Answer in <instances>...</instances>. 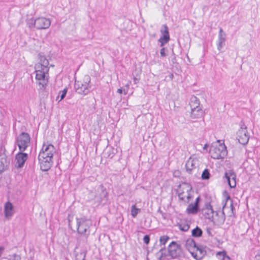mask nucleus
<instances>
[{
	"instance_id": "f257e3e1",
	"label": "nucleus",
	"mask_w": 260,
	"mask_h": 260,
	"mask_svg": "<svg viewBox=\"0 0 260 260\" xmlns=\"http://www.w3.org/2000/svg\"><path fill=\"white\" fill-rule=\"evenodd\" d=\"M55 152V149L53 145L43 144L38 156L40 169L42 171H47L51 168L53 164L52 157Z\"/></svg>"
},
{
	"instance_id": "f03ea898",
	"label": "nucleus",
	"mask_w": 260,
	"mask_h": 260,
	"mask_svg": "<svg viewBox=\"0 0 260 260\" xmlns=\"http://www.w3.org/2000/svg\"><path fill=\"white\" fill-rule=\"evenodd\" d=\"M91 78L89 75H85L82 80H75L74 88L76 92L80 94L86 95L90 91Z\"/></svg>"
},
{
	"instance_id": "7ed1b4c3",
	"label": "nucleus",
	"mask_w": 260,
	"mask_h": 260,
	"mask_svg": "<svg viewBox=\"0 0 260 260\" xmlns=\"http://www.w3.org/2000/svg\"><path fill=\"white\" fill-rule=\"evenodd\" d=\"M77 232L78 234L85 236L86 238L90 234L89 228L91 222L85 217L76 218Z\"/></svg>"
},
{
	"instance_id": "20e7f679",
	"label": "nucleus",
	"mask_w": 260,
	"mask_h": 260,
	"mask_svg": "<svg viewBox=\"0 0 260 260\" xmlns=\"http://www.w3.org/2000/svg\"><path fill=\"white\" fill-rule=\"evenodd\" d=\"M17 145L21 152H24L30 144V137L25 132H22L16 138Z\"/></svg>"
},
{
	"instance_id": "39448f33",
	"label": "nucleus",
	"mask_w": 260,
	"mask_h": 260,
	"mask_svg": "<svg viewBox=\"0 0 260 260\" xmlns=\"http://www.w3.org/2000/svg\"><path fill=\"white\" fill-rule=\"evenodd\" d=\"M49 71L46 70L43 72H36V80L37 83L40 86V89L44 90L46 88L48 83V78L47 75H48Z\"/></svg>"
},
{
	"instance_id": "423d86ee",
	"label": "nucleus",
	"mask_w": 260,
	"mask_h": 260,
	"mask_svg": "<svg viewBox=\"0 0 260 260\" xmlns=\"http://www.w3.org/2000/svg\"><path fill=\"white\" fill-rule=\"evenodd\" d=\"M211 157L214 159L223 158L227 154L226 148L225 145H219L214 148L211 151Z\"/></svg>"
},
{
	"instance_id": "0eeeda50",
	"label": "nucleus",
	"mask_w": 260,
	"mask_h": 260,
	"mask_svg": "<svg viewBox=\"0 0 260 260\" xmlns=\"http://www.w3.org/2000/svg\"><path fill=\"white\" fill-rule=\"evenodd\" d=\"M168 252L169 255L173 258L180 256L182 253L180 245L172 241L169 245Z\"/></svg>"
},
{
	"instance_id": "6e6552de",
	"label": "nucleus",
	"mask_w": 260,
	"mask_h": 260,
	"mask_svg": "<svg viewBox=\"0 0 260 260\" xmlns=\"http://www.w3.org/2000/svg\"><path fill=\"white\" fill-rule=\"evenodd\" d=\"M226 180L231 188H235L236 186V174L231 170L226 171L224 173L223 178Z\"/></svg>"
},
{
	"instance_id": "1a4fd4ad",
	"label": "nucleus",
	"mask_w": 260,
	"mask_h": 260,
	"mask_svg": "<svg viewBox=\"0 0 260 260\" xmlns=\"http://www.w3.org/2000/svg\"><path fill=\"white\" fill-rule=\"evenodd\" d=\"M34 24L37 29H47L50 26L51 21L45 17H39L34 20Z\"/></svg>"
},
{
	"instance_id": "9d476101",
	"label": "nucleus",
	"mask_w": 260,
	"mask_h": 260,
	"mask_svg": "<svg viewBox=\"0 0 260 260\" xmlns=\"http://www.w3.org/2000/svg\"><path fill=\"white\" fill-rule=\"evenodd\" d=\"M189 106L192 113L194 112H200L202 111L199 99L194 95L191 96L190 98Z\"/></svg>"
},
{
	"instance_id": "9b49d317",
	"label": "nucleus",
	"mask_w": 260,
	"mask_h": 260,
	"mask_svg": "<svg viewBox=\"0 0 260 260\" xmlns=\"http://www.w3.org/2000/svg\"><path fill=\"white\" fill-rule=\"evenodd\" d=\"M28 158V154L23 152H18L15 156L16 160V167L18 168H22L25 162Z\"/></svg>"
},
{
	"instance_id": "f8f14e48",
	"label": "nucleus",
	"mask_w": 260,
	"mask_h": 260,
	"mask_svg": "<svg viewBox=\"0 0 260 260\" xmlns=\"http://www.w3.org/2000/svg\"><path fill=\"white\" fill-rule=\"evenodd\" d=\"M199 165V160L196 158L190 157L186 161L185 168L186 171L191 174L193 170L196 169Z\"/></svg>"
},
{
	"instance_id": "ddd939ff",
	"label": "nucleus",
	"mask_w": 260,
	"mask_h": 260,
	"mask_svg": "<svg viewBox=\"0 0 260 260\" xmlns=\"http://www.w3.org/2000/svg\"><path fill=\"white\" fill-rule=\"evenodd\" d=\"M15 213L13 205L10 202H7L4 206V214L6 218L10 219Z\"/></svg>"
},
{
	"instance_id": "4468645a",
	"label": "nucleus",
	"mask_w": 260,
	"mask_h": 260,
	"mask_svg": "<svg viewBox=\"0 0 260 260\" xmlns=\"http://www.w3.org/2000/svg\"><path fill=\"white\" fill-rule=\"evenodd\" d=\"M202 212L205 218L213 220L214 211L210 203L206 204L205 208L202 210Z\"/></svg>"
},
{
	"instance_id": "2eb2a0df",
	"label": "nucleus",
	"mask_w": 260,
	"mask_h": 260,
	"mask_svg": "<svg viewBox=\"0 0 260 260\" xmlns=\"http://www.w3.org/2000/svg\"><path fill=\"white\" fill-rule=\"evenodd\" d=\"M247 131L243 130H239L237 133V136L239 137L238 140L240 143L244 145L248 143L249 138L246 135Z\"/></svg>"
},
{
	"instance_id": "dca6fc26",
	"label": "nucleus",
	"mask_w": 260,
	"mask_h": 260,
	"mask_svg": "<svg viewBox=\"0 0 260 260\" xmlns=\"http://www.w3.org/2000/svg\"><path fill=\"white\" fill-rule=\"evenodd\" d=\"M197 245L195 242L194 240L193 239H188L186 241V247L190 251L192 255L196 257L197 256L196 254H194L193 251H192V250H194L196 248Z\"/></svg>"
},
{
	"instance_id": "f3484780",
	"label": "nucleus",
	"mask_w": 260,
	"mask_h": 260,
	"mask_svg": "<svg viewBox=\"0 0 260 260\" xmlns=\"http://www.w3.org/2000/svg\"><path fill=\"white\" fill-rule=\"evenodd\" d=\"M225 34L223 33V30L221 28H220L219 32L218 34V40L217 44V48L219 50H220L222 48L225 41Z\"/></svg>"
},
{
	"instance_id": "a211bd4d",
	"label": "nucleus",
	"mask_w": 260,
	"mask_h": 260,
	"mask_svg": "<svg viewBox=\"0 0 260 260\" xmlns=\"http://www.w3.org/2000/svg\"><path fill=\"white\" fill-rule=\"evenodd\" d=\"M38 57L39 59V62L38 63L43 64V66L44 68H45V70H46V72L47 71L49 70V67H48L49 65V61L46 58V57L42 53H40L38 54Z\"/></svg>"
},
{
	"instance_id": "6ab92c4d",
	"label": "nucleus",
	"mask_w": 260,
	"mask_h": 260,
	"mask_svg": "<svg viewBox=\"0 0 260 260\" xmlns=\"http://www.w3.org/2000/svg\"><path fill=\"white\" fill-rule=\"evenodd\" d=\"M199 211V206H197L193 204H190L186 209V212L189 214H196Z\"/></svg>"
},
{
	"instance_id": "aec40b11",
	"label": "nucleus",
	"mask_w": 260,
	"mask_h": 260,
	"mask_svg": "<svg viewBox=\"0 0 260 260\" xmlns=\"http://www.w3.org/2000/svg\"><path fill=\"white\" fill-rule=\"evenodd\" d=\"M177 225L179 229L183 232L187 231L189 229V224L187 221H181L180 223H178Z\"/></svg>"
},
{
	"instance_id": "412c9836",
	"label": "nucleus",
	"mask_w": 260,
	"mask_h": 260,
	"mask_svg": "<svg viewBox=\"0 0 260 260\" xmlns=\"http://www.w3.org/2000/svg\"><path fill=\"white\" fill-rule=\"evenodd\" d=\"M202 234L203 231L202 229L198 226H197L196 228L193 229L191 231V235L193 237H200L202 236Z\"/></svg>"
},
{
	"instance_id": "4be33fe9",
	"label": "nucleus",
	"mask_w": 260,
	"mask_h": 260,
	"mask_svg": "<svg viewBox=\"0 0 260 260\" xmlns=\"http://www.w3.org/2000/svg\"><path fill=\"white\" fill-rule=\"evenodd\" d=\"M170 36L167 35H162L158 40V42L160 43V46L162 47L168 43L170 41Z\"/></svg>"
},
{
	"instance_id": "5701e85b",
	"label": "nucleus",
	"mask_w": 260,
	"mask_h": 260,
	"mask_svg": "<svg viewBox=\"0 0 260 260\" xmlns=\"http://www.w3.org/2000/svg\"><path fill=\"white\" fill-rule=\"evenodd\" d=\"M141 209L136 207V204L133 205L131 207V215L135 218L138 214L140 212Z\"/></svg>"
},
{
	"instance_id": "b1692460",
	"label": "nucleus",
	"mask_w": 260,
	"mask_h": 260,
	"mask_svg": "<svg viewBox=\"0 0 260 260\" xmlns=\"http://www.w3.org/2000/svg\"><path fill=\"white\" fill-rule=\"evenodd\" d=\"M210 177V173L208 169H205L202 174L201 178L203 180H208Z\"/></svg>"
},
{
	"instance_id": "393cba45",
	"label": "nucleus",
	"mask_w": 260,
	"mask_h": 260,
	"mask_svg": "<svg viewBox=\"0 0 260 260\" xmlns=\"http://www.w3.org/2000/svg\"><path fill=\"white\" fill-rule=\"evenodd\" d=\"M217 254L219 255V256H222V260H231V258L226 254V252L225 251H219L217 252Z\"/></svg>"
},
{
	"instance_id": "a878e982",
	"label": "nucleus",
	"mask_w": 260,
	"mask_h": 260,
	"mask_svg": "<svg viewBox=\"0 0 260 260\" xmlns=\"http://www.w3.org/2000/svg\"><path fill=\"white\" fill-rule=\"evenodd\" d=\"M35 72H43L45 71V68L43 66V64L40 63H37L35 66Z\"/></svg>"
},
{
	"instance_id": "bb28decb",
	"label": "nucleus",
	"mask_w": 260,
	"mask_h": 260,
	"mask_svg": "<svg viewBox=\"0 0 260 260\" xmlns=\"http://www.w3.org/2000/svg\"><path fill=\"white\" fill-rule=\"evenodd\" d=\"M163 29H161L160 31L162 35H167V36H170L169 28L166 24L163 25L162 26Z\"/></svg>"
},
{
	"instance_id": "cd10ccee",
	"label": "nucleus",
	"mask_w": 260,
	"mask_h": 260,
	"mask_svg": "<svg viewBox=\"0 0 260 260\" xmlns=\"http://www.w3.org/2000/svg\"><path fill=\"white\" fill-rule=\"evenodd\" d=\"M164 250H166V248H161L157 253V254H160V255L158 257V260H162V258L166 256V254L163 252Z\"/></svg>"
},
{
	"instance_id": "c85d7f7f",
	"label": "nucleus",
	"mask_w": 260,
	"mask_h": 260,
	"mask_svg": "<svg viewBox=\"0 0 260 260\" xmlns=\"http://www.w3.org/2000/svg\"><path fill=\"white\" fill-rule=\"evenodd\" d=\"M169 239L168 236H162L160 237L159 241L161 245H165Z\"/></svg>"
},
{
	"instance_id": "c756f323",
	"label": "nucleus",
	"mask_w": 260,
	"mask_h": 260,
	"mask_svg": "<svg viewBox=\"0 0 260 260\" xmlns=\"http://www.w3.org/2000/svg\"><path fill=\"white\" fill-rule=\"evenodd\" d=\"M85 258V254L83 252L77 253L76 255V260H84Z\"/></svg>"
},
{
	"instance_id": "7c9ffc66",
	"label": "nucleus",
	"mask_w": 260,
	"mask_h": 260,
	"mask_svg": "<svg viewBox=\"0 0 260 260\" xmlns=\"http://www.w3.org/2000/svg\"><path fill=\"white\" fill-rule=\"evenodd\" d=\"M9 256H10V258H9L10 260H21V257L20 255H18L16 253H14V254H12V255H9Z\"/></svg>"
},
{
	"instance_id": "2f4dec72",
	"label": "nucleus",
	"mask_w": 260,
	"mask_h": 260,
	"mask_svg": "<svg viewBox=\"0 0 260 260\" xmlns=\"http://www.w3.org/2000/svg\"><path fill=\"white\" fill-rule=\"evenodd\" d=\"M67 91H68V89L67 88H66L63 90L60 91L59 94L61 93V94L60 95V100H61L64 98V97L66 96V95L67 94Z\"/></svg>"
},
{
	"instance_id": "473e14b6",
	"label": "nucleus",
	"mask_w": 260,
	"mask_h": 260,
	"mask_svg": "<svg viewBox=\"0 0 260 260\" xmlns=\"http://www.w3.org/2000/svg\"><path fill=\"white\" fill-rule=\"evenodd\" d=\"M143 241L145 244H148L150 242L149 236L148 235H145L143 238Z\"/></svg>"
},
{
	"instance_id": "72a5a7b5",
	"label": "nucleus",
	"mask_w": 260,
	"mask_h": 260,
	"mask_svg": "<svg viewBox=\"0 0 260 260\" xmlns=\"http://www.w3.org/2000/svg\"><path fill=\"white\" fill-rule=\"evenodd\" d=\"M191 189V188L189 187V186H188L186 189V191L187 192V201L186 202H188L189 199L191 198V196H190V191Z\"/></svg>"
},
{
	"instance_id": "f704fd0d",
	"label": "nucleus",
	"mask_w": 260,
	"mask_h": 260,
	"mask_svg": "<svg viewBox=\"0 0 260 260\" xmlns=\"http://www.w3.org/2000/svg\"><path fill=\"white\" fill-rule=\"evenodd\" d=\"M183 193L184 192L181 191L180 189L178 191V196L180 200L184 201V197L183 196Z\"/></svg>"
},
{
	"instance_id": "c9c22d12",
	"label": "nucleus",
	"mask_w": 260,
	"mask_h": 260,
	"mask_svg": "<svg viewBox=\"0 0 260 260\" xmlns=\"http://www.w3.org/2000/svg\"><path fill=\"white\" fill-rule=\"evenodd\" d=\"M167 50V49L166 48H164V47L160 49V54L161 56L165 57V56H166L167 55V54L166 53V51Z\"/></svg>"
},
{
	"instance_id": "e433bc0d",
	"label": "nucleus",
	"mask_w": 260,
	"mask_h": 260,
	"mask_svg": "<svg viewBox=\"0 0 260 260\" xmlns=\"http://www.w3.org/2000/svg\"><path fill=\"white\" fill-rule=\"evenodd\" d=\"M34 20L33 19H30L28 23V27L30 28H31L32 27H35V25L34 24Z\"/></svg>"
},
{
	"instance_id": "4c0bfd02",
	"label": "nucleus",
	"mask_w": 260,
	"mask_h": 260,
	"mask_svg": "<svg viewBox=\"0 0 260 260\" xmlns=\"http://www.w3.org/2000/svg\"><path fill=\"white\" fill-rule=\"evenodd\" d=\"M157 212L161 215V216L164 219H166V215L167 214H166V213H165L162 211V210L160 209V208H159Z\"/></svg>"
},
{
	"instance_id": "58836bf2",
	"label": "nucleus",
	"mask_w": 260,
	"mask_h": 260,
	"mask_svg": "<svg viewBox=\"0 0 260 260\" xmlns=\"http://www.w3.org/2000/svg\"><path fill=\"white\" fill-rule=\"evenodd\" d=\"M212 229L210 228H207L206 229V232H207V235L209 236H213V234L212 233Z\"/></svg>"
},
{
	"instance_id": "ea45409f",
	"label": "nucleus",
	"mask_w": 260,
	"mask_h": 260,
	"mask_svg": "<svg viewBox=\"0 0 260 260\" xmlns=\"http://www.w3.org/2000/svg\"><path fill=\"white\" fill-rule=\"evenodd\" d=\"M196 249L197 250V251H200L201 254H203L205 252L202 247H201L200 246H198V245H197Z\"/></svg>"
},
{
	"instance_id": "a19ab883",
	"label": "nucleus",
	"mask_w": 260,
	"mask_h": 260,
	"mask_svg": "<svg viewBox=\"0 0 260 260\" xmlns=\"http://www.w3.org/2000/svg\"><path fill=\"white\" fill-rule=\"evenodd\" d=\"M246 126L245 125V124L241 121L240 123V128L239 130H243L245 129V131H246Z\"/></svg>"
},
{
	"instance_id": "79ce46f5",
	"label": "nucleus",
	"mask_w": 260,
	"mask_h": 260,
	"mask_svg": "<svg viewBox=\"0 0 260 260\" xmlns=\"http://www.w3.org/2000/svg\"><path fill=\"white\" fill-rule=\"evenodd\" d=\"M107 153H108V156H107V157H109V158H113V156H114V152L113 151V150H111V151H110V152H107Z\"/></svg>"
},
{
	"instance_id": "37998d69",
	"label": "nucleus",
	"mask_w": 260,
	"mask_h": 260,
	"mask_svg": "<svg viewBox=\"0 0 260 260\" xmlns=\"http://www.w3.org/2000/svg\"><path fill=\"white\" fill-rule=\"evenodd\" d=\"M5 250V248L3 246H0V258L1 257L3 252Z\"/></svg>"
},
{
	"instance_id": "c03bdc74",
	"label": "nucleus",
	"mask_w": 260,
	"mask_h": 260,
	"mask_svg": "<svg viewBox=\"0 0 260 260\" xmlns=\"http://www.w3.org/2000/svg\"><path fill=\"white\" fill-rule=\"evenodd\" d=\"M200 201V197L197 198L196 199L195 202L193 204L196 205L197 206H199V203Z\"/></svg>"
},
{
	"instance_id": "a18cd8bd",
	"label": "nucleus",
	"mask_w": 260,
	"mask_h": 260,
	"mask_svg": "<svg viewBox=\"0 0 260 260\" xmlns=\"http://www.w3.org/2000/svg\"><path fill=\"white\" fill-rule=\"evenodd\" d=\"M172 62L173 63H175L176 62V58L175 56H174L173 58L172 59Z\"/></svg>"
},
{
	"instance_id": "49530a36",
	"label": "nucleus",
	"mask_w": 260,
	"mask_h": 260,
	"mask_svg": "<svg viewBox=\"0 0 260 260\" xmlns=\"http://www.w3.org/2000/svg\"><path fill=\"white\" fill-rule=\"evenodd\" d=\"M117 92L119 93H123V89L122 88H119L117 90Z\"/></svg>"
},
{
	"instance_id": "de8ad7c7",
	"label": "nucleus",
	"mask_w": 260,
	"mask_h": 260,
	"mask_svg": "<svg viewBox=\"0 0 260 260\" xmlns=\"http://www.w3.org/2000/svg\"><path fill=\"white\" fill-rule=\"evenodd\" d=\"M230 207L231 208V210H233L234 207H233V201L232 200H231Z\"/></svg>"
},
{
	"instance_id": "09e8293b",
	"label": "nucleus",
	"mask_w": 260,
	"mask_h": 260,
	"mask_svg": "<svg viewBox=\"0 0 260 260\" xmlns=\"http://www.w3.org/2000/svg\"><path fill=\"white\" fill-rule=\"evenodd\" d=\"M221 214L223 216V218H222V221L223 222L224 221V219H225L224 213L223 211H222Z\"/></svg>"
},
{
	"instance_id": "8fccbe9b",
	"label": "nucleus",
	"mask_w": 260,
	"mask_h": 260,
	"mask_svg": "<svg viewBox=\"0 0 260 260\" xmlns=\"http://www.w3.org/2000/svg\"><path fill=\"white\" fill-rule=\"evenodd\" d=\"M134 80L135 83H137L138 82V79L136 77H134Z\"/></svg>"
},
{
	"instance_id": "3c124183",
	"label": "nucleus",
	"mask_w": 260,
	"mask_h": 260,
	"mask_svg": "<svg viewBox=\"0 0 260 260\" xmlns=\"http://www.w3.org/2000/svg\"><path fill=\"white\" fill-rule=\"evenodd\" d=\"M127 92V89H123V93H124V94H126Z\"/></svg>"
},
{
	"instance_id": "603ef678",
	"label": "nucleus",
	"mask_w": 260,
	"mask_h": 260,
	"mask_svg": "<svg viewBox=\"0 0 260 260\" xmlns=\"http://www.w3.org/2000/svg\"><path fill=\"white\" fill-rule=\"evenodd\" d=\"M216 256H217V257L218 258V259H220V260H222V256H219V255H218L217 254V253H216Z\"/></svg>"
},
{
	"instance_id": "864d4df0",
	"label": "nucleus",
	"mask_w": 260,
	"mask_h": 260,
	"mask_svg": "<svg viewBox=\"0 0 260 260\" xmlns=\"http://www.w3.org/2000/svg\"><path fill=\"white\" fill-rule=\"evenodd\" d=\"M208 147V144H205V145H204V146L203 147V149H207V148Z\"/></svg>"
},
{
	"instance_id": "5fc2aeb1",
	"label": "nucleus",
	"mask_w": 260,
	"mask_h": 260,
	"mask_svg": "<svg viewBox=\"0 0 260 260\" xmlns=\"http://www.w3.org/2000/svg\"><path fill=\"white\" fill-rule=\"evenodd\" d=\"M190 117H191L192 118H196V115H189Z\"/></svg>"
},
{
	"instance_id": "6e6d98bb",
	"label": "nucleus",
	"mask_w": 260,
	"mask_h": 260,
	"mask_svg": "<svg viewBox=\"0 0 260 260\" xmlns=\"http://www.w3.org/2000/svg\"><path fill=\"white\" fill-rule=\"evenodd\" d=\"M208 9L207 6H204V7H203V10H206V9Z\"/></svg>"
},
{
	"instance_id": "4d7b16f0",
	"label": "nucleus",
	"mask_w": 260,
	"mask_h": 260,
	"mask_svg": "<svg viewBox=\"0 0 260 260\" xmlns=\"http://www.w3.org/2000/svg\"><path fill=\"white\" fill-rule=\"evenodd\" d=\"M231 200L230 196L228 195L226 197V200Z\"/></svg>"
},
{
	"instance_id": "13d9d810",
	"label": "nucleus",
	"mask_w": 260,
	"mask_h": 260,
	"mask_svg": "<svg viewBox=\"0 0 260 260\" xmlns=\"http://www.w3.org/2000/svg\"><path fill=\"white\" fill-rule=\"evenodd\" d=\"M225 204H226V203H225V204H224V205H223V209L225 207Z\"/></svg>"
},
{
	"instance_id": "bf43d9fd",
	"label": "nucleus",
	"mask_w": 260,
	"mask_h": 260,
	"mask_svg": "<svg viewBox=\"0 0 260 260\" xmlns=\"http://www.w3.org/2000/svg\"><path fill=\"white\" fill-rule=\"evenodd\" d=\"M173 75L172 74V75L171 76V77L173 78Z\"/></svg>"
},
{
	"instance_id": "052dcab7",
	"label": "nucleus",
	"mask_w": 260,
	"mask_h": 260,
	"mask_svg": "<svg viewBox=\"0 0 260 260\" xmlns=\"http://www.w3.org/2000/svg\"><path fill=\"white\" fill-rule=\"evenodd\" d=\"M173 75L172 74V75L171 76V77L173 78Z\"/></svg>"
},
{
	"instance_id": "680f3d73",
	"label": "nucleus",
	"mask_w": 260,
	"mask_h": 260,
	"mask_svg": "<svg viewBox=\"0 0 260 260\" xmlns=\"http://www.w3.org/2000/svg\"><path fill=\"white\" fill-rule=\"evenodd\" d=\"M107 194V193H106L105 195V197H106Z\"/></svg>"
}]
</instances>
